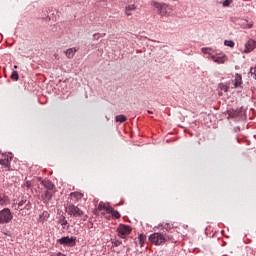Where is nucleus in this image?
Returning a JSON list of instances; mask_svg holds the SVG:
<instances>
[{
    "label": "nucleus",
    "mask_w": 256,
    "mask_h": 256,
    "mask_svg": "<svg viewBox=\"0 0 256 256\" xmlns=\"http://www.w3.org/2000/svg\"><path fill=\"white\" fill-rule=\"evenodd\" d=\"M150 5L153 11H156L157 15L160 17H171L173 14V6L165 2L151 1Z\"/></svg>",
    "instance_id": "nucleus-1"
},
{
    "label": "nucleus",
    "mask_w": 256,
    "mask_h": 256,
    "mask_svg": "<svg viewBox=\"0 0 256 256\" xmlns=\"http://www.w3.org/2000/svg\"><path fill=\"white\" fill-rule=\"evenodd\" d=\"M168 239L169 237L167 235L159 232L153 233L149 236V241L154 245H165Z\"/></svg>",
    "instance_id": "nucleus-2"
},
{
    "label": "nucleus",
    "mask_w": 256,
    "mask_h": 256,
    "mask_svg": "<svg viewBox=\"0 0 256 256\" xmlns=\"http://www.w3.org/2000/svg\"><path fill=\"white\" fill-rule=\"evenodd\" d=\"M12 219L13 214H11L9 208L0 211V225H5V223H9Z\"/></svg>",
    "instance_id": "nucleus-3"
},
{
    "label": "nucleus",
    "mask_w": 256,
    "mask_h": 256,
    "mask_svg": "<svg viewBox=\"0 0 256 256\" xmlns=\"http://www.w3.org/2000/svg\"><path fill=\"white\" fill-rule=\"evenodd\" d=\"M60 245H64V247H75L77 245V238L76 237H62L57 240Z\"/></svg>",
    "instance_id": "nucleus-4"
},
{
    "label": "nucleus",
    "mask_w": 256,
    "mask_h": 256,
    "mask_svg": "<svg viewBox=\"0 0 256 256\" xmlns=\"http://www.w3.org/2000/svg\"><path fill=\"white\" fill-rule=\"evenodd\" d=\"M66 211L68 215H71L72 217H83V212L79 207L70 204L66 207Z\"/></svg>",
    "instance_id": "nucleus-5"
},
{
    "label": "nucleus",
    "mask_w": 256,
    "mask_h": 256,
    "mask_svg": "<svg viewBox=\"0 0 256 256\" xmlns=\"http://www.w3.org/2000/svg\"><path fill=\"white\" fill-rule=\"evenodd\" d=\"M117 232L119 237L124 238L125 236L129 235V233H131V226L120 224L119 227L117 228Z\"/></svg>",
    "instance_id": "nucleus-6"
},
{
    "label": "nucleus",
    "mask_w": 256,
    "mask_h": 256,
    "mask_svg": "<svg viewBox=\"0 0 256 256\" xmlns=\"http://www.w3.org/2000/svg\"><path fill=\"white\" fill-rule=\"evenodd\" d=\"M212 61L214 63H217L218 65H223L225 61H227V55H222V56H215V55H210Z\"/></svg>",
    "instance_id": "nucleus-7"
},
{
    "label": "nucleus",
    "mask_w": 256,
    "mask_h": 256,
    "mask_svg": "<svg viewBox=\"0 0 256 256\" xmlns=\"http://www.w3.org/2000/svg\"><path fill=\"white\" fill-rule=\"evenodd\" d=\"M254 49H255V41L254 40H249L245 44L244 53H251V51H253Z\"/></svg>",
    "instance_id": "nucleus-8"
},
{
    "label": "nucleus",
    "mask_w": 256,
    "mask_h": 256,
    "mask_svg": "<svg viewBox=\"0 0 256 256\" xmlns=\"http://www.w3.org/2000/svg\"><path fill=\"white\" fill-rule=\"evenodd\" d=\"M107 213L112 215V217H114V219H119L121 217V214H119V211L113 209V207H111V206H108Z\"/></svg>",
    "instance_id": "nucleus-9"
},
{
    "label": "nucleus",
    "mask_w": 256,
    "mask_h": 256,
    "mask_svg": "<svg viewBox=\"0 0 256 256\" xmlns=\"http://www.w3.org/2000/svg\"><path fill=\"white\" fill-rule=\"evenodd\" d=\"M243 84V77H241V74H236L234 79V87L237 89V87H241Z\"/></svg>",
    "instance_id": "nucleus-10"
},
{
    "label": "nucleus",
    "mask_w": 256,
    "mask_h": 256,
    "mask_svg": "<svg viewBox=\"0 0 256 256\" xmlns=\"http://www.w3.org/2000/svg\"><path fill=\"white\" fill-rule=\"evenodd\" d=\"M135 9H137V5H135V4H130V5L126 6L125 15H127L128 17L133 15V13L131 11H135Z\"/></svg>",
    "instance_id": "nucleus-11"
},
{
    "label": "nucleus",
    "mask_w": 256,
    "mask_h": 256,
    "mask_svg": "<svg viewBox=\"0 0 256 256\" xmlns=\"http://www.w3.org/2000/svg\"><path fill=\"white\" fill-rule=\"evenodd\" d=\"M76 51H77V48H69L66 51H64V53L68 59H73V57H75Z\"/></svg>",
    "instance_id": "nucleus-12"
},
{
    "label": "nucleus",
    "mask_w": 256,
    "mask_h": 256,
    "mask_svg": "<svg viewBox=\"0 0 256 256\" xmlns=\"http://www.w3.org/2000/svg\"><path fill=\"white\" fill-rule=\"evenodd\" d=\"M42 184L44 185V187H46V189H49V191L53 190V183L49 180H43Z\"/></svg>",
    "instance_id": "nucleus-13"
},
{
    "label": "nucleus",
    "mask_w": 256,
    "mask_h": 256,
    "mask_svg": "<svg viewBox=\"0 0 256 256\" xmlns=\"http://www.w3.org/2000/svg\"><path fill=\"white\" fill-rule=\"evenodd\" d=\"M70 196L72 199H76V201H81V199H83V195L79 192H72Z\"/></svg>",
    "instance_id": "nucleus-14"
},
{
    "label": "nucleus",
    "mask_w": 256,
    "mask_h": 256,
    "mask_svg": "<svg viewBox=\"0 0 256 256\" xmlns=\"http://www.w3.org/2000/svg\"><path fill=\"white\" fill-rule=\"evenodd\" d=\"M0 165H3L6 167L7 171L11 168V163H9V160L0 159Z\"/></svg>",
    "instance_id": "nucleus-15"
},
{
    "label": "nucleus",
    "mask_w": 256,
    "mask_h": 256,
    "mask_svg": "<svg viewBox=\"0 0 256 256\" xmlns=\"http://www.w3.org/2000/svg\"><path fill=\"white\" fill-rule=\"evenodd\" d=\"M115 120L117 123H124V121H127V117L125 115H117Z\"/></svg>",
    "instance_id": "nucleus-16"
},
{
    "label": "nucleus",
    "mask_w": 256,
    "mask_h": 256,
    "mask_svg": "<svg viewBox=\"0 0 256 256\" xmlns=\"http://www.w3.org/2000/svg\"><path fill=\"white\" fill-rule=\"evenodd\" d=\"M109 207H110L109 205H106L103 202H100L99 205H98V209L100 211H106V213H107V209H109Z\"/></svg>",
    "instance_id": "nucleus-17"
},
{
    "label": "nucleus",
    "mask_w": 256,
    "mask_h": 256,
    "mask_svg": "<svg viewBox=\"0 0 256 256\" xmlns=\"http://www.w3.org/2000/svg\"><path fill=\"white\" fill-rule=\"evenodd\" d=\"M60 225L65 229L67 227V218L65 216H61L59 219Z\"/></svg>",
    "instance_id": "nucleus-18"
},
{
    "label": "nucleus",
    "mask_w": 256,
    "mask_h": 256,
    "mask_svg": "<svg viewBox=\"0 0 256 256\" xmlns=\"http://www.w3.org/2000/svg\"><path fill=\"white\" fill-rule=\"evenodd\" d=\"M28 201H29V200H27V198H22L21 201L18 203L17 209L23 210V205H26V203H27Z\"/></svg>",
    "instance_id": "nucleus-19"
},
{
    "label": "nucleus",
    "mask_w": 256,
    "mask_h": 256,
    "mask_svg": "<svg viewBox=\"0 0 256 256\" xmlns=\"http://www.w3.org/2000/svg\"><path fill=\"white\" fill-rule=\"evenodd\" d=\"M138 239H139L140 247H143V244L145 243V239H147V237H145V235H143V234H140Z\"/></svg>",
    "instance_id": "nucleus-20"
},
{
    "label": "nucleus",
    "mask_w": 256,
    "mask_h": 256,
    "mask_svg": "<svg viewBox=\"0 0 256 256\" xmlns=\"http://www.w3.org/2000/svg\"><path fill=\"white\" fill-rule=\"evenodd\" d=\"M42 198L44 199V201H49V199H51V194L49 193L48 190L44 191Z\"/></svg>",
    "instance_id": "nucleus-21"
},
{
    "label": "nucleus",
    "mask_w": 256,
    "mask_h": 256,
    "mask_svg": "<svg viewBox=\"0 0 256 256\" xmlns=\"http://www.w3.org/2000/svg\"><path fill=\"white\" fill-rule=\"evenodd\" d=\"M162 229H165L166 231H171L173 229V226L169 223L161 224Z\"/></svg>",
    "instance_id": "nucleus-22"
},
{
    "label": "nucleus",
    "mask_w": 256,
    "mask_h": 256,
    "mask_svg": "<svg viewBox=\"0 0 256 256\" xmlns=\"http://www.w3.org/2000/svg\"><path fill=\"white\" fill-rule=\"evenodd\" d=\"M224 45L226 47H235V42H233L232 40H225Z\"/></svg>",
    "instance_id": "nucleus-23"
},
{
    "label": "nucleus",
    "mask_w": 256,
    "mask_h": 256,
    "mask_svg": "<svg viewBox=\"0 0 256 256\" xmlns=\"http://www.w3.org/2000/svg\"><path fill=\"white\" fill-rule=\"evenodd\" d=\"M11 79H14V81H18L19 80V73H17V71H13L12 75H11Z\"/></svg>",
    "instance_id": "nucleus-24"
},
{
    "label": "nucleus",
    "mask_w": 256,
    "mask_h": 256,
    "mask_svg": "<svg viewBox=\"0 0 256 256\" xmlns=\"http://www.w3.org/2000/svg\"><path fill=\"white\" fill-rule=\"evenodd\" d=\"M31 208H32V204H31V201L28 200L24 206V209H26V211H31Z\"/></svg>",
    "instance_id": "nucleus-25"
},
{
    "label": "nucleus",
    "mask_w": 256,
    "mask_h": 256,
    "mask_svg": "<svg viewBox=\"0 0 256 256\" xmlns=\"http://www.w3.org/2000/svg\"><path fill=\"white\" fill-rule=\"evenodd\" d=\"M201 51L205 55H211V53H209V51H211V48L203 47V48H201Z\"/></svg>",
    "instance_id": "nucleus-26"
},
{
    "label": "nucleus",
    "mask_w": 256,
    "mask_h": 256,
    "mask_svg": "<svg viewBox=\"0 0 256 256\" xmlns=\"http://www.w3.org/2000/svg\"><path fill=\"white\" fill-rule=\"evenodd\" d=\"M13 159V154H8L4 157V161H8V163H11Z\"/></svg>",
    "instance_id": "nucleus-27"
},
{
    "label": "nucleus",
    "mask_w": 256,
    "mask_h": 256,
    "mask_svg": "<svg viewBox=\"0 0 256 256\" xmlns=\"http://www.w3.org/2000/svg\"><path fill=\"white\" fill-rule=\"evenodd\" d=\"M231 3H233V0H225L223 2V7H229V5H231Z\"/></svg>",
    "instance_id": "nucleus-28"
},
{
    "label": "nucleus",
    "mask_w": 256,
    "mask_h": 256,
    "mask_svg": "<svg viewBox=\"0 0 256 256\" xmlns=\"http://www.w3.org/2000/svg\"><path fill=\"white\" fill-rule=\"evenodd\" d=\"M45 221H47V219H45V214L40 215V216H39V222H40V223H45Z\"/></svg>",
    "instance_id": "nucleus-29"
},
{
    "label": "nucleus",
    "mask_w": 256,
    "mask_h": 256,
    "mask_svg": "<svg viewBox=\"0 0 256 256\" xmlns=\"http://www.w3.org/2000/svg\"><path fill=\"white\" fill-rule=\"evenodd\" d=\"M253 27V23H246L243 27L244 29H251Z\"/></svg>",
    "instance_id": "nucleus-30"
},
{
    "label": "nucleus",
    "mask_w": 256,
    "mask_h": 256,
    "mask_svg": "<svg viewBox=\"0 0 256 256\" xmlns=\"http://www.w3.org/2000/svg\"><path fill=\"white\" fill-rule=\"evenodd\" d=\"M24 187H26V189H29V188L31 187V182L26 181V182L24 183Z\"/></svg>",
    "instance_id": "nucleus-31"
},
{
    "label": "nucleus",
    "mask_w": 256,
    "mask_h": 256,
    "mask_svg": "<svg viewBox=\"0 0 256 256\" xmlns=\"http://www.w3.org/2000/svg\"><path fill=\"white\" fill-rule=\"evenodd\" d=\"M222 91H225V93H227V91H229V87L228 86H223Z\"/></svg>",
    "instance_id": "nucleus-32"
},
{
    "label": "nucleus",
    "mask_w": 256,
    "mask_h": 256,
    "mask_svg": "<svg viewBox=\"0 0 256 256\" xmlns=\"http://www.w3.org/2000/svg\"><path fill=\"white\" fill-rule=\"evenodd\" d=\"M147 113H149L150 115H153V111L148 110Z\"/></svg>",
    "instance_id": "nucleus-33"
},
{
    "label": "nucleus",
    "mask_w": 256,
    "mask_h": 256,
    "mask_svg": "<svg viewBox=\"0 0 256 256\" xmlns=\"http://www.w3.org/2000/svg\"><path fill=\"white\" fill-rule=\"evenodd\" d=\"M96 1H98L99 3H103V1H105V0H96Z\"/></svg>",
    "instance_id": "nucleus-34"
},
{
    "label": "nucleus",
    "mask_w": 256,
    "mask_h": 256,
    "mask_svg": "<svg viewBox=\"0 0 256 256\" xmlns=\"http://www.w3.org/2000/svg\"><path fill=\"white\" fill-rule=\"evenodd\" d=\"M120 244H121V242H117V243H116V245H120Z\"/></svg>",
    "instance_id": "nucleus-35"
},
{
    "label": "nucleus",
    "mask_w": 256,
    "mask_h": 256,
    "mask_svg": "<svg viewBox=\"0 0 256 256\" xmlns=\"http://www.w3.org/2000/svg\"><path fill=\"white\" fill-rule=\"evenodd\" d=\"M97 36V34H94V37H96Z\"/></svg>",
    "instance_id": "nucleus-36"
}]
</instances>
